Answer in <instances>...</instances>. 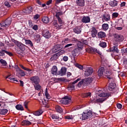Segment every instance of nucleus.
Returning <instances> with one entry per match:
<instances>
[{
	"label": "nucleus",
	"instance_id": "nucleus-62",
	"mask_svg": "<svg viewBox=\"0 0 127 127\" xmlns=\"http://www.w3.org/2000/svg\"><path fill=\"white\" fill-rule=\"evenodd\" d=\"M28 23H29V26L30 27H32V26H33V23H32V21L29 20Z\"/></svg>",
	"mask_w": 127,
	"mask_h": 127
},
{
	"label": "nucleus",
	"instance_id": "nucleus-15",
	"mask_svg": "<svg viewBox=\"0 0 127 127\" xmlns=\"http://www.w3.org/2000/svg\"><path fill=\"white\" fill-rule=\"evenodd\" d=\"M66 72H67V68L65 67H62L59 72H58V75H61V76H64L66 75Z\"/></svg>",
	"mask_w": 127,
	"mask_h": 127
},
{
	"label": "nucleus",
	"instance_id": "nucleus-31",
	"mask_svg": "<svg viewBox=\"0 0 127 127\" xmlns=\"http://www.w3.org/2000/svg\"><path fill=\"white\" fill-rule=\"evenodd\" d=\"M80 50H78V48L75 49L72 51L71 53L73 56H76L77 54L80 52Z\"/></svg>",
	"mask_w": 127,
	"mask_h": 127
},
{
	"label": "nucleus",
	"instance_id": "nucleus-1",
	"mask_svg": "<svg viewBox=\"0 0 127 127\" xmlns=\"http://www.w3.org/2000/svg\"><path fill=\"white\" fill-rule=\"evenodd\" d=\"M92 82H93V78L92 77L84 78L78 83V87H80L82 85H83V86H88V85H90Z\"/></svg>",
	"mask_w": 127,
	"mask_h": 127
},
{
	"label": "nucleus",
	"instance_id": "nucleus-20",
	"mask_svg": "<svg viewBox=\"0 0 127 127\" xmlns=\"http://www.w3.org/2000/svg\"><path fill=\"white\" fill-rule=\"evenodd\" d=\"M104 72H105V67H100L98 71V76H99V77L103 76L104 74Z\"/></svg>",
	"mask_w": 127,
	"mask_h": 127
},
{
	"label": "nucleus",
	"instance_id": "nucleus-33",
	"mask_svg": "<svg viewBox=\"0 0 127 127\" xmlns=\"http://www.w3.org/2000/svg\"><path fill=\"white\" fill-rule=\"evenodd\" d=\"M111 51L112 52H116V53H119V49H118L117 46H114L111 48Z\"/></svg>",
	"mask_w": 127,
	"mask_h": 127
},
{
	"label": "nucleus",
	"instance_id": "nucleus-5",
	"mask_svg": "<svg viewBox=\"0 0 127 127\" xmlns=\"http://www.w3.org/2000/svg\"><path fill=\"white\" fill-rule=\"evenodd\" d=\"M17 68H16V76L20 78V77H24V76H25V72L20 68L18 67V66H16Z\"/></svg>",
	"mask_w": 127,
	"mask_h": 127
},
{
	"label": "nucleus",
	"instance_id": "nucleus-16",
	"mask_svg": "<svg viewBox=\"0 0 127 127\" xmlns=\"http://www.w3.org/2000/svg\"><path fill=\"white\" fill-rule=\"evenodd\" d=\"M76 3L78 6H84L85 5V0H76Z\"/></svg>",
	"mask_w": 127,
	"mask_h": 127
},
{
	"label": "nucleus",
	"instance_id": "nucleus-7",
	"mask_svg": "<svg viewBox=\"0 0 127 127\" xmlns=\"http://www.w3.org/2000/svg\"><path fill=\"white\" fill-rule=\"evenodd\" d=\"M10 23H11V21L9 18H8L4 22H1L0 24L1 27H5L10 25Z\"/></svg>",
	"mask_w": 127,
	"mask_h": 127
},
{
	"label": "nucleus",
	"instance_id": "nucleus-23",
	"mask_svg": "<svg viewBox=\"0 0 127 127\" xmlns=\"http://www.w3.org/2000/svg\"><path fill=\"white\" fill-rule=\"evenodd\" d=\"M90 19L89 16H84L82 19V22L84 23H88L90 22Z\"/></svg>",
	"mask_w": 127,
	"mask_h": 127
},
{
	"label": "nucleus",
	"instance_id": "nucleus-43",
	"mask_svg": "<svg viewBox=\"0 0 127 127\" xmlns=\"http://www.w3.org/2000/svg\"><path fill=\"white\" fill-rule=\"evenodd\" d=\"M45 96H46V99H47V100H49V99H50V98H51V97L50 96V95L49 94V93H48V91H47V88H46V89Z\"/></svg>",
	"mask_w": 127,
	"mask_h": 127
},
{
	"label": "nucleus",
	"instance_id": "nucleus-36",
	"mask_svg": "<svg viewBox=\"0 0 127 127\" xmlns=\"http://www.w3.org/2000/svg\"><path fill=\"white\" fill-rule=\"evenodd\" d=\"M55 109H56V111H57V112H58V113H63V110L62 109V108L59 105L56 106Z\"/></svg>",
	"mask_w": 127,
	"mask_h": 127
},
{
	"label": "nucleus",
	"instance_id": "nucleus-48",
	"mask_svg": "<svg viewBox=\"0 0 127 127\" xmlns=\"http://www.w3.org/2000/svg\"><path fill=\"white\" fill-rule=\"evenodd\" d=\"M10 76V75L6 76V79H9L10 80H11V81H13L14 82H18V80H16L15 78L9 77Z\"/></svg>",
	"mask_w": 127,
	"mask_h": 127
},
{
	"label": "nucleus",
	"instance_id": "nucleus-59",
	"mask_svg": "<svg viewBox=\"0 0 127 127\" xmlns=\"http://www.w3.org/2000/svg\"><path fill=\"white\" fill-rule=\"evenodd\" d=\"M32 27V29H33L34 30H35V31L38 30V25H34Z\"/></svg>",
	"mask_w": 127,
	"mask_h": 127
},
{
	"label": "nucleus",
	"instance_id": "nucleus-19",
	"mask_svg": "<svg viewBox=\"0 0 127 127\" xmlns=\"http://www.w3.org/2000/svg\"><path fill=\"white\" fill-rule=\"evenodd\" d=\"M23 12L25 13H27V14L30 13V12H32V7H31V6H29L27 8L24 9L23 10Z\"/></svg>",
	"mask_w": 127,
	"mask_h": 127
},
{
	"label": "nucleus",
	"instance_id": "nucleus-24",
	"mask_svg": "<svg viewBox=\"0 0 127 127\" xmlns=\"http://www.w3.org/2000/svg\"><path fill=\"white\" fill-rule=\"evenodd\" d=\"M111 75L112 72H111L109 70H107L105 73V76H106V77H107L108 79H109V80H112V79H113V77L111 76Z\"/></svg>",
	"mask_w": 127,
	"mask_h": 127
},
{
	"label": "nucleus",
	"instance_id": "nucleus-49",
	"mask_svg": "<svg viewBox=\"0 0 127 127\" xmlns=\"http://www.w3.org/2000/svg\"><path fill=\"white\" fill-rule=\"evenodd\" d=\"M51 118L53 119V120H58L59 119V116L57 115L53 114L51 116Z\"/></svg>",
	"mask_w": 127,
	"mask_h": 127
},
{
	"label": "nucleus",
	"instance_id": "nucleus-32",
	"mask_svg": "<svg viewBox=\"0 0 127 127\" xmlns=\"http://www.w3.org/2000/svg\"><path fill=\"white\" fill-rule=\"evenodd\" d=\"M22 126H30L31 122L27 120H24L22 122Z\"/></svg>",
	"mask_w": 127,
	"mask_h": 127
},
{
	"label": "nucleus",
	"instance_id": "nucleus-2",
	"mask_svg": "<svg viewBox=\"0 0 127 127\" xmlns=\"http://www.w3.org/2000/svg\"><path fill=\"white\" fill-rule=\"evenodd\" d=\"M91 103H97V104H102V103H104L106 100H107L106 98H98L97 99V97L94 96L92 97L91 98H90Z\"/></svg>",
	"mask_w": 127,
	"mask_h": 127
},
{
	"label": "nucleus",
	"instance_id": "nucleus-40",
	"mask_svg": "<svg viewBox=\"0 0 127 127\" xmlns=\"http://www.w3.org/2000/svg\"><path fill=\"white\" fill-rule=\"evenodd\" d=\"M25 44L27 45H29L30 46H33V44L30 40H25Z\"/></svg>",
	"mask_w": 127,
	"mask_h": 127
},
{
	"label": "nucleus",
	"instance_id": "nucleus-54",
	"mask_svg": "<svg viewBox=\"0 0 127 127\" xmlns=\"http://www.w3.org/2000/svg\"><path fill=\"white\" fill-rule=\"evenodd\" d=\"M65 53V51L64 50H61V51L57 53V54L58 55L59 57L61 56V55H63Z\"/></svg>",
	"mask_w": 127,
	"mask_h": 127
},
{
	"label": "nucleus",
	"instance_id": "nucleus-11",
	"mask_svg": "<svg viewBox=\"0 0 127 127\" xmlns=\"http://www.w3.org/2000/svg\"><path fill=\"white\" fill-rule=\"evenodd\" d=\"M30 80L32 81V83L34 84H39L40 82V79L38 76H34L32 77H30Z\"/></svg>",
	"mask_w": 127,
	"mask_h": 127
},
{
	"label": "nucleus",
	"instance_id": "nucleus-58",
	"mask_svg": "<svg viewBox=\"0 0 127 127\" xmlns=\"http://www.w3.org/2000/svg\"><path fill=\"white\" fill-rule=\"evenodd\" d=\"M61 26H62V25L58 24V23L54 26L57 29H60V28H61Z\"/></svg>",
	"mask_w": 127,
	"mask_h": 127
},
{
	"label": "nucleus",
	"instance_id": "nucleus-61",
	"mask_svg": "<svg viewBox=\"0 0 127 127\" xmlns=\"http://www.w3.org/2000/svg\"><path fill=\"white\" fill-rule=\"evenodd\" d=\"M28 102L26 101L24 103V106L25 108V109H28V107H27V106L28 105Z\"/></svg>",
	"mask_w": 127,
	"mask_h": 127
},
{
	"label": "nucleus",
	"instance_id": "nucleus-39",
	"mask_svg": "<svg viewBox=\"0 0 127 127\" xmlns=\"http://www.w3.org/2000/svg\"><path fill=\"white\" fill-rule=\"evenodd\" d=\"M8 110L7 109H1L0 110V115H6Z\"/></svg>",
	"mask_w": 127,
	"mask_h": 127
},
{
	"label": "nucleus",
	"instance_id": "nucleus-55",
	"mask_svg": "<svg viewBox=\"0 0 127 127\" xmlns=\"http://www.w3.org/2000/svg\"><path fill=\"white\" fill-rule=\"evenodd\" d=\"M75 67H77V68H78V69H80V70H83V65L81 64H75Z\"/></svg>",
	"mask_w": 127,
	"mask_h": 127
},
{
	"label": "nucleus",
	"instance_id": "nucleus-10",
	"mask_svg": "<svg viewBox=\"0 0 127 127\" xmlns=\"http://www.w3.org/2000/svg\"><path fill=\"white\" fill-rule=\"evenodd\" d=\"M15 44L21 51H24L25 50V45H23V44L17 41L15 42Z\"/></svg>",
	"mask_w": 127,
	"mask_h": 127
},
{
	"label": "nucleus",
	"instance_id": "nucleus-17",
	"mask_svg": "<svg viewBox=\"0 0 127 127\" xmlns=\"http://www.w3.org/2000/svg\"><path fill=\"white\" fill-rule=\"evenodd\" d=\"M99 97L102 98V99H108L109 98V95L107 93L102 92L99 93L98 95Z\"/></svg>",
	"mask_w": 127,
	"mask_h": 127
},
{
	"label": "nucleus",
	"instance_id": "nucleus-9",
	"mask_svg": "<svg viewBox=\"0 0 127 127\" xmlns=\"http://www.w3.org/2000/svg\"><path fill=\"white\" fill-rule=\"evenodd\" d=\"M61 49H62V46H61V45H57L53 47L52 52L53 53H56V52H58V51L61 50Z\"/></svg>",
	"mask_w": 127,
	"mask_h": 127
},
{
	"label": "nucleus",
	"instance_id": "nucleus-14",
	"mask_svg": "<svg viewBox=\"0 0 127 127\" xmlns=\"http://www.w3.org/2000/svg\"><path fill=\"white\" fill-rule=\"evenodd\" d=\"M42 35L45 38H50L51 37V34L49 32V31L45 30L42 33Z\"/></svg>",
	"mask_w": 127,
	"mask_h": 127
},
{
	"label": "nucleus",
	"instance_id": "nucleus-3",
	"mask_svg": "<svg viewBox=\"0 0 127 127\" xmlns=\"http://www.w3.org/2000/svg\"><path fill=\"white\" fill-rule=\"evenodd\" d=\"M93 117V114L92 111H89L87 112H83L82 115V120L85 121L88 120L89 118H92Z\"/></svg>",
	"mask_w": 127,
	"mask_h": 127
},
{
	"label": "nucleus",
	"instance_id": "nucleus-50",
	"mask_svg": "<svg viewBox=\"0 0 127 127\" xmlns=\"http://www.w3.org/2000/svg\"><path fill=\"white\" fill-rule=\"evenodd\" d=\"M112 18H117L119 16V13L114 12L112 15Z\"/></svg>",
	"mask_w": 127,
	"mask_h": 127
},
{
	"label": "nucleus",
	"instance_id": "nucleus-64",
	"mask_svg": "<svg viewBox=\"0 0 127 127\" xmlns=\"http://www.w3.org/2000/svg\"><path fill=\"white\" fill-rule=\"evenodd\" d=\"M47 5H49L52 3V0H49L48 1L46 2Z\"/></svg>",
	"mask_w": 127,
	"mask_h": 127
},
{
	"label": "nucleus",
	"instance_id": "nucleus-6",
	"mask_svg": "<svg viewBox=\"0 0 127 127\" xmlns=\"http://www.w3.org/2000/svg\"><path fill=\"white\" fill-rule=\"evenodd\" d=\"M86 52L88 53H93V52H96L98 54H101V52L95 48H88L86 49Z\"/></svg>",
	"mask_w": 127,
	"mask_h": 127
},
{
	"label": "nucleus",
	"instance_id": "nucleus-13",
	"mask_svg": "<svg viewBox=\"0 0 127 127\" xmlns=\"http://www.w3.org/2000/svg\"><path fill=\"white\" fill-rule=\"evenodd\" d=\"M102 19L105 20V21H109V20H111V15L109 14H103L102 16Z\"/></svg>",
	"mask_w": 127,
	"mask_h": 127
},
{
	"label": "nucleus",
	"instance_id": "nucleus-57",
	"mask_svg": "<svg viewBox=\"0 0 127 127\" xmlns=\"http://www.w3.org/2000/svg\"><path fill=\"white\" fill-rule=\"evenodd\" d=\"M68 88H70L72 90L74 89L75 88V84L70 83L68 86Z\"/></svg>",
	"mask_w": 127,
	"mask_h": 127
},
{
	"label": "nucleus",
	"instance_id": "nucleus-52",
	"mask_svg": "<svg viewBox=\"0 0 127 127\" xmlns=\"http://www.w3.org/2000/svg\"><path fill=\"white\" fill-rule=\"evenodd\" d=\"M20 67L23 70H25V71H31V69H30L29 68H27L22 65V64H19Z\"/></svg>",
	"mask_w": 127,
	"mask_h": 127
},
{
	"label": "nucleus",
	"instance_id": "nucleus-46",
	"mask_svg": "<svg viewBox=\"0 0 127 127\" xmlns=\"http://www.w3.org/2000/svg\"><path fill=\"white\" fill-rule=\"evenodd\" d=\"M62 42H63V44H64V43H65V44H67V43H69V42H70V39L65 38L63 40Z\"/></svg>",
	"mask_w": 127,
	"mask_h": 127
},
{
	"label": "nucleus",
	"instance_id": "nucleus-38",
	"mask_svg": "<svg viewBox=\"0 0 127 127\" xmlns=\"http://www.w3.org/2000/svg\"><path fill=\"white\" fill-rule=\"evenodd\" d=\"M102 29L105 31H107V29H109V24L107 23L102 24Z\"/></svg>",
	"mask_w": 127,
	"mask_h": 127
},
{
	"label": "nucleus",
	"instance_id": "nucleus-29",
	"mask_svg": "<svg viewBox=\"0 0 127 127\" xmlns=\"http://www.w3.org/2000/svg\"><path fill=\"white\" fill-rule=\"evenodd\" d=\"M115 88H116V83L111 82L109 84V90L110 91H113Z\"/></svg>",
	"mask_w": 127,
	"mask_h": 127
},
{
	"label": "nucleus",
	"instance_id": "nucleus-21",
	"mask_svg": "<svg viewBox=\"0 0 127 127\" xmlns=\"http://www.w3.org/2000/svg\"><path fill=\"white\" fill-rule=\"evenodd\" d=\"M57 66L54 65L53 66V67L52 68V70H51V73L53 75H59L58 72H57Z\"/></svg>",
	"mask_w": 127,
	"mask_h": 127
},
{
	"label": "nucleus",
	"instance_id": "nucleus-53",
	"mask_svg": "<svg viewBox=\"0 0 127 127\" xmlns=\"http://www.w3.org/2000/svg\"><path fill=\"white\" fill-rule=\"evenodd\" d=\"M64 118L66 120H73V119H74V117H73V116L72 115H68V116H65Z\"/></svg>",
	"mask_w": 127,
	"mask_h": 127
},
{
	"label": "nucleus",
	"instance_id": "nucleus-51",
	"mask_svg": "<svg viewBox=\"0 0 127 127\" xmlns=\"http://www.w3.org/2000/svg\"><path fill=\"white\" fill-rule=\"evenodd\" d=\"M63 14V13L62 12H58L56 13V16L57 18H60V16H61Z\"/></svg>",
	"mask_w": 127,
	"mask_h": 127
},
{
	"label": "nucleus",
	"instance_id": "nucleus-41",
	"mask_svg": "<svg viewBox=\"0 0 127 127\" xmlns=\"http://www.w3.org/2000/svg\"><path fill=\"white\" fill-rule=\"evenodd\" d=\"M0 63H1L2 66H6L7 65V63L4 60L1 59L0 60Z\"/></svg>",
	"mask_w": 127,
	"mask_h": 127
},
{
	"label": "nucleus",
	"instance_id": "nucleus-60",
	"mask_svg": "<svg viewBox=\"0 0 127 127\" xmlns=\"http://www.w3.org/2000/svg\"><path fill=\"white\" fill-rule=\"evenodd\" d=\"M4 5L5 6H7V7H10V4H9V2L7 1H6L4 2Z\"/></svg>",
	"mask_w": 127,
	"mask_h": 127
},
{
	"label": "nucleus",
	"instance_id": "nucleus-37",
	"mask_svg": "<svg viewBox=\"0 0 127 127\" xmlns=\"http://www.w3.org/2000/svg\"><path fill=\"white\" fill-rule=\"evenodd\" d=\"M16 109L18 111H23L24 109L23 108V106L20 104L17 105L15 107Z\"/></svg>",
	"mask_w": 127,
	"mask_h": 127
},
{
	"label": "nucleus",
	"instance_id": "nucleus-44",
	"mask_svg": "<svg viewBox=\"0 0 127 127\" xmlns=\"http://www.w3.org/2000/svg\"><path fill=\"white\" fill-rule=\"evenodd\" d=\"M83 98H89V97H91V93H86L82 95Z\"/></svg>",
	"mask_w": 127,
	"mask_h": 127
},
{
	"label": "nucleus",
	"instance_id": "nucleus-34",
	"mask_svg": "<svg viewBox=\"0 0 127 127\" xmlns=\"http://www.w3.org/2000/svg\"><path fill=\"white\" fill-rule=\"evenodd\" d=\"M34 39L37 42H40V40H41V37L39 34H37L34 36Z\"/></svg>",
	"mask_w": 127,
	"mask_h": 127
},
{
	"label": "nucleus",
	"instance_id": "nucleus-22",
	"mask_svg": "<svg viewBox=\"0 0 127 127\" xmlns=\"http://www.w3.org/2000/svg\"><path fill=\"white\" fill-rule=\"evenodd\" d=\"M77 49L79 50H82L84 48V43L82 42L78 41L77 44Z\"/></svg>",
	"mask_w": 127,
	"mask_h": 127
},
{
	"label": "nucleus",
	"instance_id": "nucleus-42",
	"mask_svg": "<svg viewBox=\"0 0 127 127\" xmlns=\"http://www.w3.org/2000/svg\"><path fill=\"white\" fill-rule=\"evenodd\" d=\"M35 90L39 91L41 89V86L39 85V83L34 84Z\"/></svg>",
	"mask_w": 127,
	"mask_h": 127
},
{
	"label": "nucleus",
	"instance_id": "nucleus-18",
	"mask_svg": "<svg viewBox=\"0 0 127 127\" xmlns=\"http://www.w3.org/2000/svg\"><path fill=\"white\" fill-rule=\"evenodd\" d=\"M74 32L77 34H80L82 32V28L80 26H77L73 29Z\"/></svg>",
	"mask_w": 127,
	"mask_h": 127
},
{
	"label": "nucleus",
	"instance_id": "nucleus-25",
	"mask_svg": "<svg viewBox=\"0 0 127 127\" xmlns=\"http://www.w3.org/2000/svg\"><path fill=\"white\" fill-rule=\"evenodd\" d=\"M92 29V30L91 31V36L92 37H96L98 31H97V29H96V28L95 27H93Z\"/></svg>",
	"mask_w": 127,
	"mask_h": 127
},
{
	"label": "nucleus",
	"instance_id": "nucleus-63",
	"mask_svg": "<svg viewBox=\"0 0 127 127\" xmlns=\"http://www.w3.org/2000/svg\"><path fill=\"white\" fill-rule=\"evenodd\" d=\"M57 19L60 24H63V21H62V19H61V18H58Z\"/></svg>",
	"mask_w": 127,
	"mask_h": 127
},
{
	"label": "nucleus",
	"instance_id": "nucleus-45",
	"mask_svg": "<svg viewBox=\"0 0 127 127\" xmlns=\"http://www.w3.org/2000/svg\"><path fill=\"white\" fill-rule=\"evenodd\" d=\"M100 46H101V47H102L103 48H105L106 47H107V43H106V42H101L99 44Z\"/></svg>",
	"mask_w": 127,
	"mask_h": 127
},
{
	"label": "nucleus",
	"instance_id": "nucleus-30",
	"mask_svg": "<svg viewBox=\"0 0 127 127\" xmlns=\"http://www.w3.org/2000/svg\"><path fill=\"white\" fill-rule=\"evenodd\" d=\"M42 21L44 23L47 24L49 22V18L47 16H44L42 19Z\"/></svg>",
	"mask_w": 127,
	"mask_h": 127
},
{
	"label": "nucleus",
	"instance_id": "nucleus-47",
	"mask_svg": "<svg viewBox=\"0 0 127 127\" xmlns=\"http://www.w3.org/2000/svg\"><path fill=\"white\" fill-rule=\"evenodd\" d=\"M1 52L6 53L9 56H12V53L11 52H7L5 50H2Z\"/></svg>",
	"mask_w": 127,
	"mask_h": 127
},
{
	"label": "nucleus",
	"instance_id": "nucleus-27",
	"mask_svg": "<svg viewBox=\"0 0 127 127\" xmlns=\"http://www.w3.org/2000/svg\"><path fill=\"white\" fill-rule=\"evenodd\" d=\"M98 36L99 38H105L106 37V33L104 32H99L98 33Z\"/></svg>",
	"mask_w": 127,
	"mask_h": 127
},
{
	"label": "nucleus",
	"instance_id": "nucleus-12",
	"mask_svg": "<svg viewBox=\"0 0 127 127\" xmlns=\"http://www.w3.org/2000/svg\"><path fill=\"white\" fill-rule=\"evenodd\" d=\"M93 73V68L91 67H87L86 70L84 71V75L86 77H88L91 75Z\"/></svg>",
	"mask_w": 127,
	"mask_h": 127
},
{
	"label": "nucleus",
	"instance_id": "nucleus-4",
	"mask_svg": "<svg viewBox=\"0 0 127 127\" xmlns=\"http://www.w3.org/2000/svg\"><path fill=\"white\" fill-rule=\"evenodd\" d=\"M60 102L64 105H69V104H71V98L67 96H64Z\"/></svg>",
	"mask_w": 127,
	"mask_h": 127
},
{
	"label": "nucleus",
	"instance_id": "nucleus-26",
	"mask_svg": "<svg viewBox=\"0 0 127 127\" xmlns=\"http://www.w3.org/2000/svg\"><path fill=\"white\" fill-rule=\"evenodd\" d=\"M109 5L110 6L114 7L115 6H117L118 5V1L116 0H114L113 1H111L109 3Z\"/></svg>",
	"mask_w": 127,
	"mask_h": 127
},
{
	"label": "nucleus",
	"instance_id": "nucleus-35",
	"mask_svg": "<svg viewBox=\"0 0 127 127\" xmlns=\"http://www.w3.org/2000/svg\"><path fill=\"white\" fill-rule=\"evenodd\" d=\"M59 58V56L57 55V53L54 54L51 58V61H54V60H57Z\"/></svg>",
	"mask_w": 127,
	"mask_h": 127
},
{
	"label": "nucleus",
	"instance_id": "nucleus-8",
	"mask_svg": "<svg viewBox=\"0 0 127 127\" xmlns=\"http://www.w3.org/2000/svg\"><path fill=\"white\" fill-rule=\"evenodd\" d=\"M114 38L115 41H117V42H121L124 40V37L123 35L118 34H115L114 35Z\"/></svg>",
	"mask_w": 127,
	"mask_h": 127
},
{
	"label": "nucleus",
	"instance_id": "nucleus-56",
	"mask_svg": "<svg viewBox=\"0 0 127 127\" xmlns=\"http://www.w3.org/2000/svg\"><path fill=\"white\" fill-rule=\"evenodd\" d=\"M39 17H40V15L37 14L34 16V20H37V19H38Z\"/></svg>",
	"mask_w": 127,
	"mask_h": 127
},
{
	"label": "nucleus",
	"instance_id": "nucleus-28",
	"mask_svg": "<svg viewBox=\"0 0 127 127\" xmlns=\"http://www.w3.org/2000/svg\"><path fill=\"white\" fill-rule=\"evenodd\" d=\"M42 114H43V111H42V110L37 111L33 113V115L34 116H36L37 117L41 116V115H42Z\"/></svg>",
	"mask_w": 127,
	"mask_h": 127
}]
</instances>
